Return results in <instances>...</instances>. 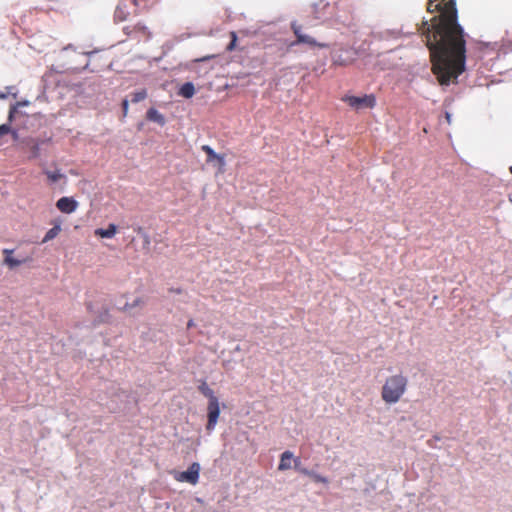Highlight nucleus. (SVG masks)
Returning <instances> with one entry per match:
<instances>
[{"instance_id":"f257e3e1","label":"nucleus","mask_w":512,"mask_h":512,"mask_svg":"<svg viewBox=\"0 0 512 512\" xmlns=\"http://www.w3.org/2000/svg\"><path fill=\"white\" fill-rule=\"evenodd\" d=\"M427 11L438 13L418 28L430 52L431 71L442 86L457 83L466 70V33L458 22L456 2L428 0Z\"/></svg>"},{"instance_id":"f03ea898","label":"nucleus","mask_w":512,"mask_h":512,"mask_svg":"<svg viewBox=\"0 0 512 512\" xmlns=\"http://www.w3.org/2000/svg\"><path fill=\"white\" fill-rule=\"evenodd\" d=\"M408 386V379L402 374L389 376L381 390V398L386 404H395L405 394Z\"/></svg>"},{"instance_id":"7ed1b4c3","label":"nucleus","mask_w":512,"mask_h":512,"mask_svg":"<svg viewBox=\"0 0 512 512\" xmlns=\"http://www.w3.org/2000/svg\"><path fill=\"white\" fill-rule=\"evenodd\" d=\"M198 390L201 394H203L209 400L208 406H207L208 421H207L206 429L208 431H212L215 428L218 418H219V415H220L218 398L215 396L214 391L208 386V384L205 380L200 381Z\"/></svg>"},{"instance_id":"20e7f679","label":"nucleus","mask_w":512,"mask_h":512,"mask_svg":"<svg viewBox=\"0 0 512 512\" xmlns=\"http://www.w3.org/2000/svg\"><path fill=\"white\" fill-rule=\"evenodd\" d=\"M342 100L355 110L363 108L371 109L376 105V98L373 94H365L361 97L347 95L344 96Z\"/></svg>"},{"instance_id":"39448f33","label":"nucleus","mask_w":512,"mask_h":512,"mask_svg":"<svg viewBox=\"0 0 512 512\" xmlns=\"http://www.w3.org/2000/svg\"><path fill=\"white\" fill-rule=\"evenodd\" d=\"M291 29L296 36V41L292 43V45L296 44H307L311 47H319V48H327L328 45L326 43H319L310 35H307L302 32V26L296 22L291 24Z\"/></svg>"},{"instance_id":"423d86ee","label":"nucleus","mask_w":512,"mask_h":512,"mask_svg":"<svg viewBox=\"0 0 512 512\" xmlns=\"http://www.w3.org/2000/svg\"><path fill=\"white\" fill-rule=\"evenodd\" d=\"M356 55V50L352 48L340 49L332 54V62L338 66H348L355 61Z\"/></svg>"},{"instance_id":"0eeeda50","label":"nucleus","mask_w":512,"mask_h":512,"mask_svg":"<svg viewBox=\"0 0 512 512\" xmlns=\"http://www.w3.org/2000/svg\"><path fill=\"white\" fill-rule=\"evenodd\" d=\"M200 465L197 462L192 463L187 471L175 474V479L179 482H187L195 485L199 481Z\"/></svg>"},{"instance_id":"6e6552de","label":"nucleus","mask_w":512,"mask_h":512,"mask_svg":"<svg viewBox=\"0 0 512 512\" xmlns=\"http://www.w3.org/2000/svg\"><path fill=\"white\" fill-rule=\"evenodd\" d=\"M2 253L4 255L3 264L6 265L9 269H15L20 265L32 261V256H26L23 258H14L12 249H3Z\"/></svg>"},{"instance_id":"1a4fd4ad","label":"nucleus","mask_w":512,"mask_h":512,"mask_svg":"<svg viewBox=\"0 0 512 512\" xmlns=\"http://www.w3.org/2000/svg\"><path fill=\"white\" fill-rule=\"evenodd\" d=\"M78 202L73 197H61L56 202V208L65 214H71L78 208Z\"/></svg>"},{"instance_id":"9d476101","label":"nucleus","mask_w":512,"mask_h":512,"mask_svg":"<svg viewBox=\"0 0 512 512\" xmlns=\"http://www.w3.org/2000/svg\"><path fill=\"white\" fill-rule=\"evenodd\" d=\"M124 32L128 36L139 35V36L143 37L144 39H149L151 37V33L148 30V28L141 23H137L132 26L124 27Z\"/></svg>"},{"instance_id":"9b49d317","label":"nucleus","mask_w":512,"mask_h":512,"mask_svg":"<svg viewBox=\"0 0 512 512\" xmlns=\"http://www.w3.org/2000/svg\"><path fill=\"white\" fill-rule=\"evenodd\" d=\"M201 149L207 155V163L217 162L220 170H223L225 166L224 155L217 154L209 145H203Z\"/></svg>"},{"instance_id":"f8f14e48","label":"nucleus","mask_w":512,"mask_h":512,"mask_svg":"<svg viewBox=\"0 0 512 512\" xmlns=\"http://www.w3.org/2000/svg\"><path fill=\"white\" fill-rule=\"evenodd\" d=\"M146 118H147V120L155 122L161 126H164L166 123L164 115L161 114L155 108L148 109V111L146 113Z\"/></svg>"},{"instance_id":"ddd939ff","label":"nucleus","mask_w":512,"mask_h":512,"mask_svg":"<svg viewBox=\"0 0 512 512\" xmlns=\"http://www.w3.org/2000/svg\"><path fill=\"white\" fill-rule=\"evenodd\" d=\"M117 232V226L115 224H109L106 229L98 228L95 230V235L101 238H112Z\"/></svg>"},{"instance_id":"4468645a","label":"nucleus","mask_w":512,"mask_h":512,"mask_svg":"<svg viewBox=\"0 0 512 512\" xmlns=\"http://www.w3.org/2000/svg\"><path fill=\"white\" fill-rule=\"evenodd\" d=\"M178 94L186 99L192 98L195 94V87L192 82L184 83L180 89Z\"/></svg>"},{"instance_id":"2eb2a0df","label":"nucleus","mask_w":512,"mask_h":512,"mask_svg":"<svg viewBox=\"0 0 512 512\" xmlns=\"http://www.w3.org/2000/svg\"><path fill=\"white\" fill-rule=\"evenodd\" d=\"M60 232H61V223L59 221H56V222H54V226L46 232V234L42 240V243H46L48 241L53 240L54 238H56L58 236V234Z\"/></svg>"},{"instance_id":"dca6fc26","label":"nucleus","mask_w":512,"mask_h":512,"mask_svg":"<svg viewBox=\"0 0 512 512\" xmlns=\"http://www.w3.org/2000/svg\"><path fill=\"white\" fill-rule=\"evenodd\" d=\"M293 458V454L290 451H285L281 455L280 463L278 469L280 471L288 470L291 468V460Z\"/></svg>"},{"instance_id":"f3484780","label":"nucleus","mask_w":512,"mask_h":512,"mask_svg":"<svg viewBox=\"0 0 512 512\" xmlns=\"http://www.w3.org/2000/svg\"><path fill=\"white\" fill-rule=\"evenodd\" d=\"M130 15L129 11L126 9V6L123 4H119L114 12V20L115 22H123Z\"/></svg>"},{"instance_id":"a211bd4d","label":"nucleus","mask_w":512,"mask_h":512,"mask_svg":"<svg viewBox=\"0 0 512 512\" xmlns=\"http://www.w3.org/2000/svg\"><path fill=\"white\" fill-rule=\"evenodd\" d=\"M143 304H144L143 299L138 297L135 300H133L132 303H128V302L125 303L123 305V307L121 308V310L124 312H131L133 309L143 306Z\"/></svg>"},{"instance_id":"6ab92c4d","label":"nucleus","mask_w":512,"mask_h":512,"mask_svg":"<svg viewBox=\"0 0 512 512\" xmlns=\"http://www.w3.org/2000/svg\"><path fill=\"white\" fill-rule=\"evenodd\" d=\"M9 133H12L14 138L17 137L16 132H12L10 124H2L0 125V145L4 144V137L7 136Z\"/></svg>"},{"instance_id":"aec40b11","label":"nucleus","mask_w":512,"mask_h":512,"mask_svg":"<svg viewBox=\"0 0 512 512\" xmlns=\"http://www.w3.org/2000/svg\"><path fill=\"white\" fill-rule=\"evenodd\" d=\"M45 174L51 183H55L65 178V175L60 173V171H45Z\"/></svg>"},{"instance_id":"412c9836","label":"nucleus","mask_w":512,"mask_h":512,"mask_svg":"<svg viewBox=\"0 0 512 512\" xmlns=\"http://www.w3.org/2000/svg\"><path fill=\"white\" fill-rule=\"evenodd\" d=\"M146 97L147 92L145 89H142L131 94V102L138 103L140 101H143Z\"/></svg>"},{"instance_id":"4be33fe9","label":"nucleus","mask_w":512,"mask_h":512,"mask_svg":"<svg viewBox=\"0 0 512 512\" xmlns=\"http://www.w3.org/2000/svg\"><path fill=\"white\" fill-rule=\"evenodd\" d=\"M29 145H30V151L32 153L31 157H33V158L38 157L39 153H40L39 143L36 141H31Z\"/></svg>"},{"instance_id":"5701e85b","label":"nucleus","mask_w":512,"mask_h":512,"mask_svg":"<svg viewBox=\"0 0 512 512\" xmlns=\"http://www.w3.org/2000/svg\"><path fill=\"white\" fill-rule=\"evenodd\" d=\"M230 36H231V42L227 46V51H233L235 49L236 42H237V34L234 31H232L230 33Z\"/></svg>"},{"instance_id":"b1692460","label":"nucleus","mask_w":512,"mask_h":512,"mask_svg":"<svg viewBox=\"0 0 512 512\" xmlns=\"http://www.w3.org/2000/svg\"><path fill=\"white\" fill-rule=\"evenodd\" d=\"M311 479L314 481V482H317V483H324V484H327L328 483V479L320 474H317V473H313Z\"/></svg>"},{"instance_id":"393cba45","label":"nucleus","mask_w":512,"mask_h":512,"mask_svg":"<svg viewBox=\"0 0 512 512\" xmlns=\"http://www.w3.org/2000/svg\"><path fill=\"white\" fill-rule=\"evenodd\" d=\"M128 106H129L128 100H126V99L123 100V102H122L123 117H126L128 114Z\"/></svg>"},{"instance_id":"a878e982","label":"nucleus","mask_w":512,"mask_h":512,"mask_svg":"<svg viewBox=\"0 0 512 512\" xmlns=\"http://www.w3.org/2000/svg\"><path fill=\"white\" fill-rule=\"evenodd\" d=\"M298 470H299V472H300L301 474L307 475V476H309L310 478L312 477V475H313V473H314L313 471H310V470H308V469H306V468H299Z\"/></svg>"},{"instance_id":"bb28decb","label":"nucleus","mask_w":512,"mask_h":512,"mask_svg":"<svg viewBox=\"0 0 512 512\" xmlns=\"http://www.w3.org/2000/svg\"><path fill=\"white\" fill-rule=\"evenodd\" d=\"M214 57H215V55H207V56L196 59L195 62H205V61L213 59Z\"/></svg>"},{"instance_id":"cd10ccee","label":"nucleus","mask_w":512,"mask_h":512,"mask_svg":"<svg viewBox=\"0 0 512 512\" xmlns=\"http://www.w3.org/2000/svg\"><path fill=\"white\" fill-rule=\"evenodd\" d=\"M195 326V322L193 319H190L188 322H187V328L190 329V328H193Z\"/></svg>"},{"instance_id":"c85d7f7f","label":"nucleus","mask_w":512,"mask_h":512,"mask_svg":"<svg viewBox=\"0 0 512 512\" xmlns=\"http://www.w3.org/2000/svg\"><path fill=\"white\" fill-rule=\"evenodd\" d=\"M15 112V107H13L10 112H9V121H12V118H13V114Z\"/></svg>"},{"instance_id":"c756f323","label":"nucleus","mask_w":512,"mask_h":512,"mask_svg":"<svg viewBox=\"0 0 512 512\" xmlns=\"http://www.w3.org/2000/svg\"><path fill=\"white\" fill-rule=\"evenodd\" d=\"M319 5H323V7H327V6H329V3H328V2H325L324 0H321V1L319 2ZM317 6H318V4H317V5H315V7H317Z\"/></svg>"},{"instance_id":"7c9ffc66","label":"nucleus","mask_w":512,"mask_h":512,"mask_svg":"<svg viewBox=\"0 0 512 512\" xmlns=\"http://www.w3.org/2000/svg\"><path fill=\"white\" fill-rule=\"evenodd\" d=\"M170 291L173 292V293H176V294H181L182 293V289H180V288L170 289Z\"/></svg>"},{"instance_id":"2f4dec72","label":"nucleus","mask_w":512,"mask_h":512,"mask_svg":"<svg viewBox=\"0 0 512 512\" xmlns=\"http://www.w3.org/2000/svg\"><path fill=\"white\" fill-rule=\"evenodd\" d=\"M300 463L299 459L295 460V468H298V464Z\"/></svg>"},{"instance_id":"473e14b6","label":"nucleus","mask_w":512,"mask_h":512,"mask_svg":"<svg viewBox=\"0 0 512 512\" xmlns=\"http://www.w3.org/2000/svg\"><path fill=\"white\" fill-rule=\"evenodd\" d=\"M509 201L512 203V194L509 195Z\"/></svg>"},{"instance_id":"72a5a7b5","label":"nucleus","mask_w":512,"mask_h":512,"mask_svg":"<svg viewBox=\"0 0 512 512\" xmlns=\"http://www.w3.org/2000/svg\"><path fill=\"white\" fill-rule=\"evenodd\" d=\"M509 171H510V172H511V174H512V166H510Z\"/></svg>"}]
</instances>
